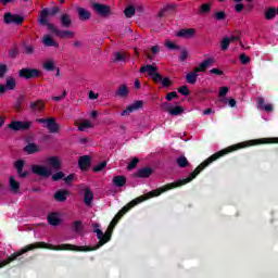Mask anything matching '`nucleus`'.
<instances>
[{"label":"nucleus","mask_w":278,"mask_h":278,"mask_svg":"<svg viewBox=\"0 0 278 278\" xmlns=\"http://www.w3.org/2000/svg\"><path fill=\"white\" fill-rule=\"evenodd\" d=\"M176 164L179 166V168H186L190 166V162H188L186 156H179L176 161Z\"/></svg>","instance_id":"36"},{"label":"nucleus","mask_w":278,"mask_h":278,"mask_svg":"<svg viewBox=\"0 0 278 278\" xmlns=\"http://www.w3.org/2000/svg\"><path fill=\"white\" fill-rule=\"evenodd\" d=\"M43 10H47V12H48L47 16H55L56 14H60V12H61L60 7H58V5L51 8L50 10L47 9V8L42 9V10L40 11V14H39V17H38L39 25H40V20L42 18V11H43Z\"/></svg>","instance_id":"24"},{"label":"nucleus","mask_w":278,"mask_h":278,"mask_svg":"<svg viewBox=\"0 0 278 278\" xmlns=\"http://www.w3.org/2000/svg\"><path fill=\"white\" fill-rule=\"evenodd\" d=\"M8 74V65L0 64V79H3L5 75Z\"/></svg>","instance_id":"54"},{"label":"nucleus","mask_w":278,"mask_h":278,"mask_svg":"<svg viewBox=\"0 0 278 278\" xmlns=\"http://www.w3.org/2000/svg\"><path fill=\"white\" fill-rule=\"evenodd\" d=\"M115 97H121V99L129 97V87L127 85H121L115 91Z\"/></svg>","instance_id":"23"},{"label":"nucleus","mask_w":278,"mask_h":278,"mask_svg":"<svg viewBox=\"0 0 278 278\" xmlns=\"http://www.w3.org/2000/svg\"><path fill=\"white\" fill-rule=\"evenodd\" d=\"M48 164L54 168V170H60L62 162H60V156H50L47 159Z\"/></svg>","instance_id":"21"},{"label":"nucleus","mask_w":278,"mask_h":278,"mask_svg":"<svg viewBox=\"0 0 278 278\" xmlns=\"http://www.w3.org/2000/svg\"><path fill=\"white\" fill-rule=\"evenodd\" d=\"M59 23L63 29H70L73 25V17L68 13H62L59 16Z\"/></svg>","instance_id":"11"},{"label":"nucleus","mask_w":278,"mask_h":278,"mask_svg":"<svg viewBox=\"0 0 278 278\" xmlns=\"http://www.w3.org/2000/svg\"><path fill=\"white\" fill-rule=\"evenodd\" d=\"M45 108H47V105L45 104V101H42V100L31 101L30 105H29L30 112H34L35 114L42 112L45 110Z\"/></svg>","instance_id":"13"},{"label":"nucleus","mask_w":278,"mask_h":278,"mask_svg":"<svg viewBox=\"0 0 278 278\" xmlns=\"http://www.w3.org/2000/svg\"><path fill=\"white\" fill-rule=\"evenodd\" d=\"M177 8V5L175 4H167L160 13L159 16H164V12H168V10H175Z\"/></svg>","instance_id":"57"},{"label":"nucleus","mask_w":278,"mask_h":278,"mask_svg":"<svg viewBox=\"0 0 278 278\" xmlns=\"http://www.w3.org/2000/svg\"><path fill=\"white\" fill-rule=\"evenodd\" d=\"M4 86H7L8 90H14V88H16V79H14L12 76L7 77V83Z\"/></svg>","instance_id":"37"},{"label":"nucleus","mask_w":278,"mask_h":278,"mask_svg":"<svg viewBox=\"0 0 278 278\" xmlns=\"http://www.w3.org/2000/svg\"><path fill=\"white\" fill-rule=\"evenodd\" d=\"M65 97H66V90H64L61 96L52 97V101H56L58 103H60V101H62V99H64Z\"/></svg>","instance_id":"59"},{"label":"nucleus","mask_w":278,"mask_h":278,"mask_svg":"<svg viewBox=\"0 0 278 278\" xmlns=\"http://www.w3.org/2000/svg\"><path fill=\"white\" fill-rule=\"evenodd\" d=\"M167 112L170 114V116H181V113L186 112V109H184V106L176 105L172 109H168Z\"/></svg>","instance_id":"32"},{"label":"nucleus","mask_w":278,"mask_h":278,"mask_svg":"<svg viewBox=\"0 0 278 278\" xmlns=\"http://www.w3.org/2000/svg\"><path fill=\"white\" fill-rule=\"evenodd\" d=\"M16 172L22 179H25V177H29V172H23V169H16Z\"/></svg>","instance_id":"62"},{"label":"nucleus","mask_w":278,"mask_h":278,"mask_svg":"<svg viewBox=\"0 0 278 278\" xmlns=\"http://www.w3.org/2000/svg\"><path fill=\"white\" fill-rule=\"evenodd\" d=\"M144 102L142 100H137L132 104L128 105L122 113L121 116H129L131 112H138V110H142Z\"/></svg>","instance_id":"9"},{"label":"nucleus","mask_w":278,"mask_h":278,"mask_svg":"<svg viewBox=\"0 0 278 278\" xmlns=\"http://www.w3.org/2000/svg\"><path fill=\"white\" fill-rule=\"evenodd\" d=\"M165 47H167V49H179V46H177L176 43H174V42H170V41H167L166 43H165Z\"/></svg>","instance_id":"64"},{"label":"nucleus","mask_w":278,"mask_h":278,"mask_svg":"<svg viewBox=\"0 0 278 278\" xmlns=\"http://www.w3.org/2000/svg\"><path fill=\"white\" fill-rule=\"evenodd\" d=\"M240 36H241L240 31H237L236 35L230 36L228 40L230 42H238V40H240Z\"/></svg>","instance_id":"58"},{"label":"nucleus","mask_w":278,"mask_h":278,"mask_svg":"<svg viewBox=\"0 0 278 278\" xmlns=\"http://www.w3.org/2000/svg\"><path fill=\"white\" fill-rule=\"evenodd\" d=\"M197 79H199V74L195 73L194 70L186 75V81L191 86H194V84H197Z\"/></svg>","instance_id":"29"},{"label":"nucleus","mask_w":278,"mask_h":278,"mask_svg":"<svg viewBox=\"0 0 278 278\" xmlns=\"http://www.w3.org/2000/svg\"><path fill=\"white\" fill-rule=\"evenodd\" d=\"M179 62H186L188 60V50L182 49L180 55L178 56Z\"/></svg>","instance_id":"52"},{"label":"nucleus","mask_w":278,"mask_h":278,"mask_svg":"<svg viewBox=\"0 0 278 278\" xmlns=\"http://www.w3.org/2000/svg\"><path fill=\"white\" fill-rule=\"evenodd\" d=\"M28 129H31V122L30 121H21V130L22 131H28Z\"/></svg>","instance_id":"46"},{"label":"nucleus","mask_w":278,"mask_h":278,"mask_svg":"<svg viewBox=\"0 0 278 278\" xmlns=\"http://www.w3.org/2000/svg\"><path fill=\"white\" fill-rule=\"evenodd\" d=\"M42 42L46 47H55V49L60 47V43L58 41H54L50 35H46Z\"/></svg>","instance_id":"31"},{"label":"nucleus","mask_w":278,"mask_h":278,"mask_svg":"<svg viewBox=\"0 0 278 278\" xmlns=\"http://www.w3.org/2000/svg\"><path fill=\"white\" fill-rule=\"evenodd\" d=\"M214 62V59L208 58L206 60H204L199 66L194 67L193 71L195 73H205V71H207L208 66H212Z\"/></svg>","instance_id":"16"},{"label":"nucleus","mask_w":278,"mask_h":278,"mask_svg":"<svg viewBox=\"0 0 278 278\" xmlns=\"http://www.w3.org/2000/svg\"><path fill=\"white\" fill-rule=\"evenodd\" d=\"M194 34H197L194 28H182L176 34V36L178 38H192Z\"/></svg>","instance_id":"19"},{"label":"nucleus","mask_w":278,"mask_h":278,"mask_svg":"<svg viewBox=\"0 0 278 278\" xmlns=\"http://www.w3.org/2000/svg\"><path fill=\"white\" fill-rule=\"evenodd\" d=\"M15 168H16V170H23V168H25V161H23V160H17L16 162H15Z\"/></svg>","instance_id":"56"},{"label":"nucleus","mask_w":278,"mask_h":278,"mask_svg":"<svg viewBox=\"0 0 278 278\" xmlns=\"http://www.w3.org/2000/svg\"><path fill=\"white\" fill-rule=\"evenodd\" d=\"M18 53H20L18 47L14 46L9 50V58H11L12 60H15V58H18Z\"/></svg>","instance_id":"44"},{"label":"nucleus","mask_w":278,"mask_h":278,"mask_svg":"<svg viewBox=\"0 0 278 278\" xmlns=\"http://www.w3.org/2000/svg\"><path fill=\"white\" fill-rule=\"evenodd\" d=\"M216 21H225L227 18V13L225 11H218L215 13Z\"/></svg>","instance_id":"51"},{"label":"nucleus","mask_w":278,"mask_h":278,"mask_svg":"<svg viewBox=\"0 0 278 278\" xmlns=\"http://www.w3.org/2000/svg\"><path fill=\"white\" fill-rule=\"evenodd\" d=\"M23 53L25 55H34L36 53V47L31 43L22 42Z\"/></svg>","instance_id":"26"},{"label":"nucleus","mask_w":278,"mask_h":278,"mask_svg":"<svg viewBox=\"0 0 278 278\" xmlns=\"http://www.w3.org/2000/svg\"><path fill=\"white\" fill-rule=\"evenodd\" d=\"M47 10H43L41 13V18H40V25H46L52 34H54L58 38H74L75 33L68 29L65 30H60L55 25L49 23V20H47Z\"/></svg>","instance_id":"4"},{"label":"nucleus","mask_w":278,"mask_h":278,"mask_svg":"<svg viewBox=\"0 0 278 278\" xmlns=\"http://www.w3.org/2000/svg\"><path fill=\"white\" fill-rule=\"evenodd\" d=\"M68 194H71V192H68L66 189L58 190L54 193V200H56L59 203H64V201L68 199Z\"/></svg>","instance_id":"20"},{"label":"nucleus","mask_w":278,"mask_h":278,"mask_svg":"<svg viewBox=\"0 0 278 278\" xmlns=\"http://www.w3.org/2000/svg\"><path fill=\"white\" fill-rule=\"evenodd\" d=\"M277 16V9L270 7L265 11V20L266 21H273Z\"/></svg>","instance_id":"34"},{"label":"nucleus","mask_w":278,"mask_h":278,"mask_svg":"<svg viewBox=\"0 0 278 278\" xmlns=\"http://www.w3.org/2000/svg\"><path fill=\"white\" fill-rule=\"evenodd\" d=\"M8 127L12 129V131H21V121H12Z\"/></svg>","instance_id":"41"},{"label":"nucleus","mask_w":278,"mask_h":278,"mask_svg":"<svg viewBox=\"0 0 278 278\" xmlns=\"http://www.w3.org/2000/svg\"><path fill=\"white\" fill-rule=\"evenodd\" d=\"M113 184L116 188H123V186L127 184V178H125V176H115L113 178Z\"/></svg>","instance_id":"33"},{"label":"nucleus","mask_w":278,"mask_h":278,"mask_svg":"<svg viewBox=\"0 0 278 278\" xmlns=\"http://www.w3.org/2000/svg\"><path fill=\"white\" fill-rule=\"evenodd\" d=\"M212 12V5L210 3H204L200 7L201 14H210Z\"/></svg>","instance_id":"43"},{"label":"nucleus","mask_w":278,"mask_h":278,"mask_svg":"<svg viewBox=\"0 0 278 278\" xmlns=\"http://www.w3.org/2000/svg\"><path fill=\"white\" fill-rule=\"evenodd\" d=\"M139 73H148L149 77H152L153 81H155V75H160V73H157V67L151 64L142 65Z\"/></svg>","instance_id":"12"},{"label":"nucleus","mask_w":278,"mask_h":278,"mask_svg":"<svg viewBox=\"0 0 278 278\" xmlns=\"http://www.w3.org/2000/svg\"><path fill=\"white\" fill-rule=\"evenodd\" d=\"M239 60L241 62V64H249V62H251V58L247 56V54L242 53L240 56H239Z\"/></svg>","instance_id":"55"},{"label":"nucleus","mask_w":278,"mask_h":278,"mask_svg":"<svg viewBox=\"0 0 278 278\" xmlns=\"http://www.w3.org/2000/svg\"><path fill=\"white\" fill-rule=\"evenodd\" d=\"M91 9L97 16H100V18H110V16L114 14V12H112V7L101 2H91Z\"/></svg>","instance_id":"5"},{"label":"nucleus","mask_w":278,"mask_h":278,"mask_svg":"<svg viewBox=\"0 0 278 278\" xmlns=\"http://www.w3.org/2000/svg\"><path fill=\"white\" fill-rule=\"evenodd\" d=\"M154 84H162L163 88H170V86H173V80L162 76V74H155Z\"/></svg>","instance_id":"15"},{"label":"nucleus","mask_w":278,"mask_h":278,"mask_svg":"<svg viewBox=\"0 0 278 278\" xmlns=\"http://www.w3.org/2000/svg\"><path fill=\"white\" fill-rule=\"evenodd\" d=\"M31 173H34V175H38L39 177H45L46 179L52 175L51 169H49V167L38 164L31 165Z\"/></svg>","instance_id":"8"},{"label":"nucleus","mask_w":278,"mask_h":278,"mask_svg":"<svg viewBox=\"0 0 278 278\" xmlns=\"http://www.w3.org/2000/svg\"><path fill=\"white\" fill-rule=\"evenodd\" d=\"M166 101H172L174 99H179V94H177V91L168 92L165 97Z\"/></svg>","instance_id":"53"},{"label":"nucleus","mask_w":278,"mask_h":278,"mask_svg":"<svg viewBox=\"0 0 278 278\" xmlns=\"http://www.w3.org/2000/svg\"><path fill=\"white\" fill-rule=\"evenodd\" d=\"M47 248V242L40 241L30 243L26 247H24L22 250H18L17 252H14L9 257L0 262V268H5L8 264H12V262H16L21 255H25V253H28V251H34L35 249H45Z\"/></svg>","instance_id":"3"},{"label":"nucleus","mask_w":278,"mask_h":278,"mask_svg":"<svg viewBox=\"0 0 278 278\" xmlns=\"http://www.w3.org/2000/svg\"><path fill=\"white\" fill-rule=\"evenodd\" d=\"M227 92H229V87H222L219 90V97H227Z\"/></svg>","instance_id":"63"},{"label":"nucleus","mask_w":278,"mask_h":278,"mask_svg":"<svg viewBox=\"0 0 278 278\" xmlns=\"http://www.w3.org/2000/svg\"><path fill=\"white\" fill-rule=\"evenodd\" d=\"M116 225H118V219L113 218L106 231L103 233V230L99 229L100 225L93 224V232L97 233V238L99 240L98 244L94 247H77L71 243H62L59 245L46 243V248L43 249H49L50 251H97L98 249H101V247H103L104 244H108L110 240H112V233Z\"/></svg>","instance_id":"2"},{"label":"nucleus","mask_w":278,"mask_h":278,"mask_svg":"<svg viewBox=\"0 0 278 278\" xmlns=\"http://www.w3.org/2000/svg\"><path fill=\"white\" fill-rule=\"evenodd\" d=\"M231 43V41H229V38H224L220 42V49L222 51H227V49H229V45Z\"/></svg>","instance_id":"49"},{"label":"nucleus","mask_w":278,"mask_h":278,"mask_svg":"<svg viewBox=\"0 0 278 278\" xmlns=\"http://www.w3.org/2000/svg\"><path fill=\"white\" fill-rule=\"evenodd\" d=\"M18 75L22 79H37V77H40L42 75V72L38 68H31V67H24L20 70Z\"/></svg>","instance_id":"6"},{"label":"nucleus","mask_w":278,"mask_h":278,"mask_svg":"<svg viewBox=\"0 0 278 278\" xmlns=\"http://www.w3.org/2000/svg\"><path fill=\"white\" fill-rule=\"evenodd\" d=\"M266 100L264 98H257L256 100V108L257 110H264V112H273L275 108L273 104H265Z\"/></svg>","instance_id":"17"},{"label":"nucleus","mask_w":278,"mask_h":278,"mask_svg":"<svg viewBox=\"0 0 278 278\" xmlns=\"http://www.w3.org/2000/svg\"><path fill=\"white\" fill-rule=\"evenodd\" d=\"M105 166H108V162L102 161L101 163H99L98 165H96L93 167V173H101V170H103V168H105Z\"/></svg>","instance_id":"47"},{"label":"nucleus","mask_w":278,"mask_h":278,"mask_svg":"<svg viewBox=\"0 0 278 278\" xmlns=\"http://www.w3.org/2000/svg\"><path fill=\"white\" fill-rule=\"evenodd\" d=\"M124 14L126 18H132V16H136V8L134 5H129L124 10Z\"/></svg>","instance_id":"39"},{"label":"nucleus","mask_w":278,"mask_h":278,"mask_svg":"<svg viewBox=\"0 0 278 278\" xmlns=\"http://www.w3.org/2000/svg\"><path fill=\"white\" fill-rule=\"evenodd\" d=\"M227 155V148L223 149L213 155H211L208 159L203 161L192 173L189 174V177L174 181L172 184H167L163 187H160L155 190H152L148 192L146 195H141L136 198L135 200L130 201L127 205L122 207V210L115 215L114 219L121 220L129 210L132 207H136V205H139V203H143V201H147L148 199H153V197H160V194H164V192H168V190H175V188H181V186H186V184H190L193 179H197L199 175H201L202 170H205L210 164H213V162H216V160H220V157Z\"/></svg>","instance_id":"1"},{"label":"nucleus","mask_w":278,"mask_h":278,"mask_svg":"<svg viewBox=\"0 0 278 278\" xmlns=\"http://www.w3.org/2000/svg\"><path fill=\"white\" fill-rule=\"evenodd\" d=\"M74 179H75V174H70L67 177L64 178V181L65 184H67V186H71Z\"/></svg>","instance_id":"60"},{"label":"nucleus","mask_w":278,"mask_h":278,"mask_svg":"<svg viewBox=\"0 0 278 278\" xmlns=\"http://www.w3.org/2000/svg\"><path fill=\"white\" fill-rule=\"evenodd\" d=\"M46 128L50 134H59L60 132V124L55 122V118L50 117V121L48 122V125H46Z\"/></svg>","instance_id":"18"},{"label":"nucleus","mask_w":278,"mask_h":278,"mask_svg":"<svg viewBox=\"0 0 278 278\" xmlns=\"http://www.w3.org/2000/svg\"><path fill=\"white\" fill-rule=\"evenodd\" d=\"M9 186H10L12 192H14V194H18V190H21V182H18L16 179H14V177H10Z\"/></svg>","instance_id":"28"},{"label":"nucleus","mask_w":278,"mask_h":278,"mask_svg":"<svg viewBox=\"0 0 278 278\" xmlns=\"http://www.w3.org/2000/svg\"><path fill=\"white\" fill-rule=\"evenodd\" d=\"M45 71H48L49 73H53L55 71V62L53 60H48L43 63Z\"/></svg>","instance_id":"38"},{"label":"nucleus","mask_w":278,"mask_h":278,"mask_svg":"<svg viewBox=\"0 0 278 278\" xmlns=\"http://www.w3.org/2000/svg\"><path fill=\"white\" fill-rule=\"evenodd\" d=\"M72 229L76 233H81V231H84V224L81 223V220H75L72 225Z\"/></svg>","instance_id":"40"},{"label":"nucleus","mask_w":278,"mask_h":278,"mask_svg":"<svg viewBox=\"0 0 278 278\" xmlns=\"http://www.w3.org/2000/svg\"><path fill=\"white\" fill-rule=\"evenodd\" d=\"M4 23L7 25H23L25 17L18 14H12L10 12L4 13Z\"/></svg>","instance_id":"7"},{"label":"nucleus","mask_w":278,"mask_h":278,"mask_svg":"<svg viewBox=\"0 0 278 278\" xmlns=\"http://www.w3.org/2000/svg\"><path fill=\"white\" fill-rule=\"evenodd\" d=\"M127 58H129V53L117 51V52H114L113 62H124L125 64V62L127 61Z\"/></svg>","instance_id":"30"},{"label":"nucleus","mask_w":278,"mask_h":278,"mask_svg":"<svg viewBox=\"0 0 278 278\" xmlns=\"http://www.w3.org/2000/svg\"><path fill=\"white\" fill-rule=\"evenodd\" d=\"M65 174L64 172H58L52 175V181H60V179H64Z\"/></svg>","instance_id":"50"},{"label":"nucleus","mask_w":278,"mask_h":278,"mask_svg":"<svg viewBox=\"0 0 278 278\" xmlns=\"http://www.w3.org/2000/svg\"><path fill=\"white\" fill-rule=\"evenodd\" d=\"M76 12H78V17L80 21H90V16H91L90 11H88L81 7H78L76 9Z\"/></svg>","instance_id":"25"},{"label":"nucleus","mask_w":278,"mask_h":278,"mask_svg":"<svg viewBox=\"0 0 278 278\" xmlns=\"http://www.w3.org/2000/svg\"><path fill=\"white\" fill-rule=\"evenodd\" d=\"M92 127V124L90 121L85 119L83 123L78 126V131H86V129H90Z\"/></svg>","instance_id":"42"},{"label":"nucleus","mask_w":278,"mask_h":278,"mask_svg":"<svg viewBox=\"0 0 278 278\" xmlns=\"http://www.w3.org/2000/svg\"><path fill=\"white\" fill-rule=\"evenodd\" d=\"M210 73H211L212 75H218V76L225 75V73H224L222 70L216 68V67L212 68V70L210 71Z\"/></svg>","instance_id":"61"},{"label":"nucleus","mask_w":278,"mask_h":278,"mask_svg":"<svg viewBox=\"0 0 278 278\" xmlns=\"http://www.w3.org/2000/svg\"><path fill=\"white\" fill-rule=\"evenodd\" d=\"M48 223L52 227H58V225H60L62 223V219H60V215H58V213H49L48 214Z\"/></svg>","instance_id":"22"},{"label":"nucleus","mask_w":278,"mask_h":278,"mask_svg":"<svg viewBox=\"0 0 278 278\" xmlns=\"http://www.w3.org/2000/svg\"><path fill=\"white\" fill-rule=\"evenodd\" d=\"M92 164V159L89 155H83L78 159V167L83 173H88Z\"/></svg>","instance_id":"10"},{"label":"nucleus","mask_w":278,"mask_h":278,"mask_svg":"<svg viewBox=\"0 0 278 278\" xmlns=\"http://www.w3.org/2000/svg\"><path fill=\"white\" fill-rule=\"evenodd\" d=\"M24 151L28 153V155H33V153H38L39 149L36 143H28L25 148Z\"/></svg>","instance_id":"35"},{"label":"nucleus","mask_w":278,"mask_h":278,"mask_svg":"<svg viewBox=\"0 0 278 278\" xmlns=\"http://www.w3.org/2000/svg\"><path fill=\"white\" fill-rule=\"evenodd\" d=\"M178 92L179 94H182V97H189L190 94V89H188V86H181L180 88H178Z\"/></svg>","instance_id":"48"},{"label":"nucleus","mask_w":278,"mask_h":278,"mask_svg":"<svg viewBox=\"0 0 278 278\" xmlns=\"http://www.w3.org/2000/svg\"><path fill=\"white\" fill-rule=\"evenodd\" d=\"M140 162V159L134 157L127 165V170H134L136 166H138V163Z\"/></svg>","instance_id":"45"},{"label":"nucleus","mask_w":278,"mask_h":278,"mask_svg":"<svg viewBox=\"0 0 278 278\" xmlns=\"http://www.w3.org/2000/svg\"><path fill=\"white\" fill-rule=\"evenodd\" d=\"M151 175H153V168L142 167L137 170L135 177H137L138 179H149Z\"/></svg>","instance_id":"14"},{"label":"nucleus","mask_w":278,"mask_h":278,"mask_svg":"<svg viewBox=\"0 0 278 278\" xmlns=\"http://www.w3.org/2000/svg\"><path fill=\"white\" fill-rule=\"evenodd\" d=\"M92 201H94V193L90 188L85 189V205L90 206L92 205Z\"/></svg>","instance_id":"27"}]
</instances>
